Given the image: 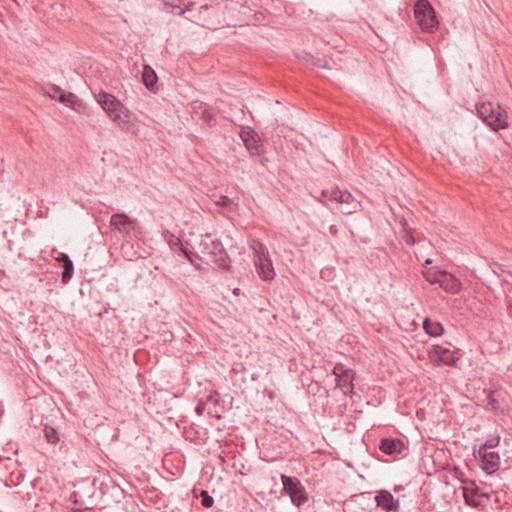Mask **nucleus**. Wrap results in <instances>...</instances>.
Returning <instances> with one entry per match:
<instances>
[{
	"instance_id": "cd10ccee",
	"label": "nucleus",
	"mask_w": 512,
	"mask_h": 512,
	"mask_svg": "<svg viewBox=\"0 0 512 512\" xmlns=\"http://www.w3.org/2000/svg\"><path fill=\"white\" fill-rule=\"evenodd\" d=\"M189 246L190 244L188 242H185L183 243V246H178L177 249L181 250L183 255H185L186 258L189 259L191 263H193L194 260L192 259V256L194 255V253L190 250V248H188Z\"/></svg>"
},
{
	"instance_id": "7c9ffc66",
	"label": "nucleus",
	"mask_w": 512,
	"mask_h": 512,
	"mask_svg": "<svg viewBox=\"0 0 512 512\" xmlns=\"http://www.w3.org/2000/svg\"><path fill=\"white\" fill-rule=\"evenodd\" d=\"M61 94H65V93L62 92V89L58 85H50V92H49L50 97H52L54 99H58V96H60Z\"/></svg>"
},
{
	"instance_id": "b1692460",
	"label": "nucleus",
	"mask_w": 512,
	"mask_h": 512,
	"mask_svg": "<svg viewBox=\"0 0 512 512\" xmlns=\"http://www.w3.org/2000/svg\"><path fill=\"white\" fill-rule=\"evenodd\" d=\"M163 238H165V241L167 242V244H169V247L172 248V249H176L177 247H183V241L175 236L174 233L166 230L163 232Z\"/></svg>"
},
{
	"instance_id": "0eeeda50",
	"label": "nucleus",
	"mask_w": 512,
	"mask_h": 512,
	"mask_svg": "<svg viewBox=\"0 0 512 512\" xmlns=\"http://www.w3.org/2000/svg\"><path fill=\"white\" fill-rule=\"evenodd\" d=\"M187 20L196 23L206 29H217L220 26V19L217 16V8L203 5L197 13H190Z\"/></svg>"
},
{
	"instance_id": "f257e3e1",
	"label": "nucleus",
	"mask_w": 512,
	"mask_h": 512,
	"mask_svg": "<svg viewBox=\"0 0 512 512\" xmlns=\"http://www.w3.org/2000/svg\"><path fill=\"white\" fill-rule=\"evenodd\" d=\"M199 252L207 263L227 269L229 267V258L227 252L224 251L223 245L218 239L212 238V235H202L201 243H199Z\"/></svg>"
},
{
	"instance_id": "393cba45",
	"label": "nucleus",
	"mask_w": 512,
	"mask_h": 512,
	"mask_svg": "<svg viewBox=\"0 0 512 512\" xmlns=\"http://www.w3.org/2000/svg\"><path fill=\"white\" fill-rule=\"evenodd\" d=\"M45 438L49 443L56 444L59 440L57 430L52 427L46 426L44 429Z\"/></svg>"
},
{
	"instance_id": "9d476101",
	"label": "nucleus",
	"mask_w": 512,
	"mask_h": 512,
	"mask_svg": "<svg viewBox=\"0 0 512 512\" xmlns=\"http://www.w3.org/2000/svg\"><path fill=\"white\" fill-rule=\"evenodd\" d=\"M332 374L335 376L336 386L345 390L349 389L352 391V381L355 378V372L352 369L345 367L341 363H336Z\"/></svg>"
},
{
	"instance_id": "473e14b6",
	"label": "nucleus",
	"mask_w": 512,
	"mask_h": 512,
	"mask_svg": "<svg viewBox=\"0 0 512 512\" xmlns=\"http://www.w3.org/2000/svg\"><path fill=\"white\" fill-rule=\"evenodd\" d=\"M404 242H406L408 246H412L415 244V238L411 234H406V236H404Z\"/></svg>"
},
{
	"instance_id": "5701e85b",
	"label": "nucleus",
	"mask_w": 512,
	"mask_h": 512,
	"mask_svg": "<svg viewBox=\"0 0 512 512\" xmlns=\"http://www.w3.org/2000/svg\"><path fill=\"white\" fill-rule=\"evenodd\" d=\"M250 249L252 250V253H254V259H262L269 257L267 248L263 245L262 242L258 240L250 241Z\"/></svg>"
},
{
	"instance_id": "4be33fe9",
	"label": "nucleus",
	"mask_w": 512,
	"mask_h": 512,
	"mask_svg": "<svg viewBox=\"0 0 512 512\" xmlns=\"http://www.w3.org/2000/svg\"><path fill=\"white\" fill-rule=\"evenodd\" d=\"M58 101L63 103L69 108L77 110L82 107L79 98L73 93L61 94L58 96Z\"/></svg>"
},
{
	"instance_id": "6e6552de",
	"label": "nucleus",
	"mask_w": 512,
	"mask_h": 512,
	"mask_svg": "<svg viewBox=\"0 0 512 512\" xmlns=\"http://www.w3.org/2000/svg\"><path fill=\"white\" fill-rule=\"evenodd\" d=\"M280 479H282L283 490L290 496L291 503L295 507H301V505L308 501L307 493L297 478L282 475Z\"/></svg>"
},
{
	"instance_id": "f8f14e48",
	"label": "nucleus",
	"mask_w": 512,
	"mask_h": 512,
	"mask_svg": "<svg viewBox=\"0 0 512 512\" xmlns=\"http://www.w3.org/2000/svg\"><path fill=\"white\" fill-rule=\"evenodd\" d=\"M464 501L473 508L482 507V500L488 499L489 495L480 491V488L472 484L470 487H464Z\"/></svg>"
},
{
	"instance_id": "2eb2a0df",
	"label": "nucleus",
	"mask_w": 512,
	"mask_h": 512,
	"mask_svg": "<svg viewBox=\"0 0 512 512\" xmlns=\"http://www.w3.org/2000/svg\"><path fill=\"white\" fill-rule=\"evenodd\" d=\"M254 265L256 274L264 281L272 280L275 277L271 258H255Z\"/></svg>"
},
{
	"instance_id": "4468645a",
	"label": "nucleus",
	"mask_w": 512,
	"mask_h": 512,
	"mask_svg": "<svg viewBox=\"0 0 512 512\" xmlns=\"http://www.w3.org/2000/svg\"><path fill=\"white\" fill-rule=\"evenodd\" d=\"M110 225L123 234H129L134 229L135 221L124 213H115L110 218Z\"/></svg>"
},
{
	"instance_id": "a878e982",
	"label": "nucleus",
	"mask_w": 512,
	"mask_h": 512,
	"mask_svg": "<svg viewBox=\"0 0 512 512\" xmlns=\"http://www.w3.org/2000/svg\"><path fill=\"white\" fill-rule=\"evenodd\" d=\"M499 442L500 438L498 436L489 438L485 440L484 444H482L479 449H485V451H492V449L495 448Z\"/></svg>"
},
{
	"instance_id": "bb28decb",
	"label": "nucleus",
	"mask_w": 512,
	"mask_h": 512,
	"mask_svg": "<svg viewBox=\"0 0 512 512\" xmlns=\"http://www.w3.org/2000/svg\"><path fill=\"white\" fill-rule=\"evenodd\" d=\"M201 503L203 507L210 508L213 504L212 497L207 493L206 490L201 491Z\"/></svg>"
},
{
	"instance_id": "f704fd0d",
	"label": "nucleus",
	"mask_w": 512,
	"mask_h": 512,
	"mask_svg": "<svg viewBox=\"0 0 512 512\" xmlns=\"http://www.w3.org/2000/svg\"><path fill=\"white\" fill-rule=\"evenodd\" d=\"M330 232H331V234L336 235V228H335V226H331Z\"/></svg>"
},
{
	"instance_id": "c756f323",
	"label": "nucleus",
	"mask_w": 512,
	"mask_h": 512,
	"mask_svg": "<svg viewBox=\"0 0 512 512\" xmlns=\"http://www.w3.org/2000/svg\"><path fill=\"white\" fill-rule=\"evenodd\" d=\"M488 405L493 410H496L498 408V401L496 399V392L495 391H491V393H489V395H488Z\"/></svg>"
},
{
	"instance_id": "4c0bfd02",
	"label": "nucleus",
	"mask_w": 512,
	"mask_h": 512,
	"mask_svg": "<svg viewBox=\"0 0 512 512\" xmlns=\"http://www.w3.org/2000/svg\"><path fill=\"white\" fill-rule=\"evenodd\" d=\"M231 7L229 6V4H224V9H227L229 10Z\"/></svg>"
},
{
	"instance_id": "f03ea898",
	"label": "nucleus",
	"mask_w": 512,
	"mask_h": 512,
	"mask_svg": "<svg viewBox=\"0 0 512 512\" xmlns=\"http://www.w3.org/2000/svg\"><path fill=\"white\" fill-rule=\"evenodd\" d=\"M95 99H97L103 111L109 115L110 119L113 120L115 124L126 126L128 123L127 109L114 95L101 91L95 95Z\"/></svg>"
},
{
	"instance_id": "6ab92c4d",
	"label": "nucleus",
	"mask_w": 512,
	"mask_h": 512,
	"mask_svg": "<svg viewBox=\"0 0 512 512\" xmlns=\"http://www.w3.org/2000/svg\"><path fill=\"white\" fill-rule=\"evenodd\" d=\"M171 7V14L182 15L186 12L191 13L194 10V3H186V0H171L167 3Z\"/></svg>"
},
{
	"instance_id": "20e7f679",
	"label": "nucleus",
	"mask_w": 512,
	"mask_h": 512,
	"mask_svg": "<svg viewBox=\"0 0 512 512\" xmlns=\"http://www.w3.org/2000/svg\"><path fill=\"white\" fill-rule=\"evenodd\" d=\"M414 15L420 29L426 33H433L439 27L435 9L428 0H418L415 3Z\"/></svg>"
},
{
	"instance_id": "7ed1b4c3",
	"label": "nucleus",
	"mask_w": 512,
	"mask_h": 512,
	"mask_svg": "<svg viewBox=\"0 0 512 512\" xmlns=\"http://www.w3.org/2000/svg\"><path fill=\"white\" fill-rule=\"evenodd\" d=\"M477 116L495 132L508 128L506 113L490 102L476 105Z\"/></svg>"
},
{
	"instance_id": "dca6fc26",
	"label": "nucleus",
	"mask_w": 512,
	"mask_h": 512,
	"mask_svg": "<svg viewBox=\"0 0 512 512\" xmlns=\"http://www.w3.org/2000/svg\"><path fill=\"white\" fill-rule=\"evenodd\" d=\"M242 140L248 152L254 156H261L263 154V146L260 144L255 131H244L242 133Z\"/></svg>"
},
{
	"instance_id": "c9c22d12",
	"label": "nucleus",
	"mask_w": 512,
	"mask_h": 512,
	"mask_svg": "<svg viewBox=\"0 0 512 512\" xmlns=\"http://www.w3.org/2000/svg\"><path fill=\"white\" fill-rule=\"evenodd\" d=\"M337 41H339V39H336L335 42L332 43V46H334L335 48L339 47V44H337Z\"/></svg>"
},
{
	"instance_id": "412c9836",
	"label": "nucleus",
	"mask_w": 512,
	"mask_h": 512,
	"mask_svg": "<svg viewBox=\"0 0 512 512\" xmlns=\"http://www.w3.org/2000/svg\"><path fill=\"white\" fill-rule=\"evenodd\" d=\"M423 328L426 333L432 337H439L443 334V327L439 322L431 321L430 318H426L423 322Z\"/></svg>"
},
{
	"instance_id": "f3484780",
	"label": "nucleus",
	"mask_w": 512,
	"mask_h": 512,
	"mask_svg": "<svg viewBox=\"0 0 512 512\" xmlns=\"http://www.w3.org/2000/svg\"><path fill=\"white\" fill-rule=\"evenodd\" d=\"M380 451L387 455H394L404 450V442L400 439H387L380 440Z\"/></svg>"
},
{
	"instance_id": "e433bc0d",
	"label": "nucleus",
	"mask_w": 512,
	"mask_h": 512,
	"mask_svg": "<svg viewBox=\"0 0 512 512\" xmlns=\"http://www.w3.org/2000/svg\"><path fill=\"white\" fill-rule=\"evenodd\" d=\"M431 263H432V260L429 258L426 261H424V264H426V265H431Z\"/></svg>"
},
{
	"instance_id": "2f4dec72",
	"label": "nucleus",
	"mask_w": 512,
	"mask_h": 512,
	"mask_svg": "<svg viewBox=\"0 0 512 512\" xmlns=\"http://www.w3.org/2000/svg\"><path fill=\"white\" fill-rule=\"evenodd\" d=\"M205 410H206V403L205 402H199L197 404V406H195V413H197L198 416L202 415Z\"/></svg>"
},
{
	"instance_id": "72a5a7b5",
	"label": "nucleus",
	"mask_w": 512,
	"mask_h": 512,
	"mask_svg": "<svg viewBox=\"0 0 512 512\" xmlns=\"http://www.w3.org/2000/svg\"><path fill=\"white\" fill-rule=\"evenodd\" d=\"M203 118H205V120L209 121L211 119V114L208 113L207 111L203 112Z\"/></svg>"
},
{
	"instance_id": "aec40b11",
	"label": "nucleus",
	"mask_w": 512,
	"mask_h": 512,
	"mask_svg": "<svg viewBox=\"0 0 512 512\" xmlns=\"http://www.w3.org/2000/svg\"><path fill=\"white\" fill-rule=\"evenodd\" d=\"M142 81L147 89L151 91L154 90L158 76H156L155 71L148 65L143 66Z\"/></svg>"
},
{
	"instance_id": "9b49d317",
	"label": "nucleus",
	"mask_w": 512,
	"mask_h": 512,
	"mask_svg": "<svg viewBox=\"0 0 512 512\" xmlns=\"http://www.w3.org/2000/svg\"><path fill=\"white\" fill-rule=\"evenodd\" d=\"M428 358L436 365L445 364L448 366H454L457 360L449 348L442 346L432 347L430 352H428Z\"/></svg>"
},
{
	"instance_id": "ddd939ff",
	"label": "nucleus",
	"mask_w": 512,
	"mask_h": 512,
	"mask_svg": "<svg viewBox=\"0 0 512 512\" xmlns=\"http://www.w3.org/2000/svg\"><path fill=\"white\" fill-rule=\"evenodd\" d=\"M376 506L386 512H397L399 510V500H395L392 494L387 490H380L375 496Z\"/></svg>"
},
{
	"instance_id": "a211bd4d",
	"label": "nucleus",
	"mask_w": 512,
	"mask_h": 512,
	"mask_svg": "<svg viewBox=\"0 0 512 512\" xmlns=\"http://www.w3.org/2000/svg\"><path fill=\"white\" fill-rule=\"evenodd\" d=\"M56 261L58 263L62 264V268H64V271H62V283L67 284L68 281L71 279L72 272L74 271V265L72 264V261L68 257L67 254L58 252L57 257H55Z\"/></svg>"
},
{
	"instance_id": "1a4fd4ad",
	"label": "nucleus",
	"mask_w": 512,
	"mask_h": 512,
	"mask_svg": "<svg viewBox=\"0 0 512 512\" xmlns=\"http://www.w3.org/2000/svg\"><path fill=\"white\" fill-rule=\"evenodd\" d=\"M479 460L480 468L488 474H492L500 467V455L495 451H485L484 448H479L475 454Z\"/></svg>"
},
{
	"instance_id": "39448f33",
	"label": "nucleus",
	"mask_w": 512,
	"mask_h": 512,
	"mask_svg": "<svg viewBox=\"0 0 512 512\" xmlns=\"http://www.w3.org/2000/svg\"><path fill=\"white\" fill-rule=\"evenodd\" d=\"M423 277L431 284H439L446 293L457 294L460 292V280L447 271L428 268L423 270Z\"/></svg>"
},
{
	"instance_id": "423d86ee",
	"label": "nucleus",
	"mask_w": 512,
	"mask_h": 512,
	"mask_svg": "<svg viewBox=\"0 0 512 512\" xmlns=\"http://www.w3.org/2000/svg\"><path fill=\"white\" fill-rule=\"evenodd\" d=\"M322 195L331 201L345 205L346 209H344V213L346 214L355 213L360 207L359 202L353 198L350 192L347 190H340L337 186L324 189L322 191Z\"/></svg>"
},
{
	"instance_id": "c85d7f7f",
	"label": "nucleus",
	"mask_w": 512,
	"mask_h": 512,
	"mask_svg": "<svg viewBox=\"0 0 512 512\" xmlns=\"http://www.w3.org/2000/svg\"><path fill=\"white\" fill-rule=\"evenodd\" d=\"M215 204L219 207H230L232 200L225 195H220L219 198L215 200Z\"/></svg>"
}]
</instances>
